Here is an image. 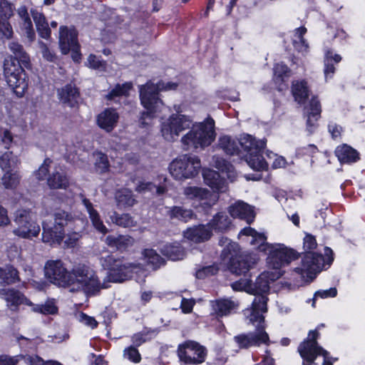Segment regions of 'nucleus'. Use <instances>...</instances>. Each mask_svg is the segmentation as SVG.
I'll list each match as a JSON object with an SVG mask.
<instances>
[{
  "label": "nucleus",
  "mask_w": 365,
  "mask_h": 365,
  "mask_svg": "<svg viewBox=\"0 0 365 365\" xmlns=\"http://www.w3.org/2000/svg\"><path fill=\"white\" fill-rule=\"evenodd\" d=\"M324 257L320 254L307 252L303 257L300 267L294 269V272L298 274L302 279L305 277L314 279L316 274L324 267Z\"/></svg>",
  "instance_id": "obj_15"
},
{
  "label": "nucleus",
  "mask_w": 365,
  "mask_h": 365,
  "mask_svg": "<svg viewBox=\"0 0 365 365\" xmlns=\"http://www.w3.org/2000/svg\"><path fill=\"white\" fill-rule=\"evenodd\" d=\"M240 236H245L246 241L259 251L268 255L267 263L271 271H280L281 267L289 264L297 258V252L282 244H269L263 233H259L250 227L242 229Z\"/></svg>",
  "instance_id": "obj_1"
},
{
  "label": "nucleus",
  "mask_w": 365,
  "mask_h": 365,
  "mask_svg": "<svg viewBox=\"0 0 365 365\" xmlns=\"http://www.w3.org/2000/svg\"><path fill=\"white\" fill-rule=\"evenodd\" d=\"M13 13L12 5L7 0H0V19L10 18Z\"/></svg>",
  "instance_id": "obj_60"
},
{
  "label": "nucleus",
  "mask_w": 365,
  "mask_h": 365,
  "mask_svg": "<svg viewBox=\"0 0 365 365\" xmlns=\"http://www.w3.org/2000/svg\"><path fill=\"white\" fill-rule=\"evenodd\" d=\"M22 29L24 31L25 34L30 41H33L35 39L36 35L33 29V26L31 19L28 16V14L26 11H24V16H22Z\"/></svg>",
  "instance_id": "obj_55"
},
{
  "label": "nucleus",
  "mask_w": 365,
  "mask_h": 365,
  "mask_svg": "<svg viewBox=\"0 0 365 365\" xmlns=\"http://www.w3.org/2000/svg\"><path fill=\"white\" fill-rule=\"evenodd\" d=\"M341 60V57L339 54H334L332 51H328L326 53V58L324 61V76L326 80L331 78L333 74L335 72V67L332 63L334 61L335 63H339Z\"/></svg>",
  "instance_id": "obj_41"
},
{
  "label": "nucleus",
  "mask_w": 365,
  "mask_h": 365,
  "mask_svg": "<svg viewBox=\"0 0 365 365\" xmlns=\"http://www.w3.org/2000/svg\"><path fill=\"white\" fill-rule=\"evenodd\" d=\"M292 92L295 101L299 104H304L309 96V88L304 81L293 82Z\"/></svg>",
  "instance_id": "obj_36"
},
{
  "label": "nucleus",
  "mask_w": 365,
  "mask_h": 365,
  "mask_svg": "<svg viewBox=\"0 0 365 365\" xmlns=\"http://www.w3.org/2000/svg\"><path fill=\"white\" fill-rule=\"evenodd\" d=\"M119 113L114 108H106L97 116V125L107 133L111 132L119 120Z\"/></svg>",
  "instance_id": "obj_21"
},
{
  "label": "nucleus",
  "mask_w": 365,
  "mask_h": 365,
  "mask_svg": "<svg viewBox=\"0 0 365 365\" xmlns=\"http://www.w3.org/2000/svg\"><path fill=\"white\" fill-rule=\"evenodd\" d=\"M32 312L42 314H55L58 312V307L53 300H48L43 304H35L31 302L30 305Z\"/></svg>",
  "instance_id": "obj_45"
},
{
  "label": "nucleus",
  "mask_w": 365,
  "mask_h": 365,
  "mask_svg": "<svg viewBox=\"0 0 365 365\" xmlns=\"http://www.w3.org/2000/svg\"><path fill=\"white\" fill-rule=\"evenodd\" d=\"M81 238V235L78 232H73L68 233L64 241V246L66 248H72L78 245V243Z\"/></svg>",
  "instance_id": "obj_59"
},
{
  "label": "nucleus",
  "mask_w": 365,
  "mask_h": 365,
  "mask_svg": "<svg viewBox=\"0 0 365 365\" xmlns=\"http://www.w3.org/2000/svg\"><path fill=\"white\" fill-rule=\"evenodd\" d=\"M267 299L258 296L254 299L250 308L244 311L245 317L250 323L256 327L255 331L241 334L234 336V341L240 349H248L251 346H259L262 344L269 342V336L265 331L264 317L263 314L267 312Z\"/></svg>",
  "instance_id": "obj_2"
},
{
  "label": "nucleus",
  "mask_w": 365,
  "mask_h": 365,
  "mask_svg": "<svg viewBox=\"0 0 365 365\" xmlns=\"http://www.w3.org/2000/svg\"><path fill=\"white\" fill-rule=\"evenodd\" d=\"M134 239L128 235H108L106 239V244L117 250H125L134 244Z\"/></svg>",
  "instance_id": "obj_31"
},
{
  "label": "nucleus",
  "mask_w": 365,
  "mask_h": 365,
  "mask_svg": "<svg viewBox=\"0 0 365 365\" xmlns=\"http://www.w3.org/2000/svg\"><path fill=\"white\" fill-rule=\"evenodd\" d=\"M143 257L147 262L157 269L164 264V259L153 249H145L143 252Z\"/></svg>",
  "instance_id": "obj_46"
},
{
  "label": "nucleus",
  "mask_w": 365,
  "mask_h": 365,
  "mask_svg": "<svg viewBox=\"0 0 365 365\" xmlns=\"http://www.w3.org/2000/svg\"><path fill=\"white\" fill-rule=\"evenodd\" d=\"M218 271V267L215 265L207 266L199 269L196 272L197 278H203L209 275L215 274Z\"/></svg>",
  "instance_id": "obj_64"
},
{
  "label": "nucleus",
  "mask_w": 365,
  "mask_h": 365,
  "mask_svg": "<svg viewBox=\"0 0 365 365\" xmlns=\"http://www.w3.org/2000/svg\"><path fill=\"white\" fill-rule=\"evenodd\" d=\"M265 141L263 140H257L250 135H244L241 137L238 145L243 149V150L247 153L249 155L250 153L262 151L265 146Z\"/></svg>",
  "instance_id": "obj_29"
},
{
  "label": "nucleus",
  "mask_w": 365,
  "mask_h": 365,
  "mask_svg": "<svg viewBox=\"0 0 365 365\" xmlns=\"http://www.w3.org/2000/svg\"><path fill=\"white\" fill-rule=\"evenodd\" d=\"M190 130L181 138L187 149L201 150L210 145L216 138L215 120L210 116L202 122L191 124Z\"/></svg>",
  "instance_id": "obj_5"
},
{
  "label": "nucleus",
  "mask_w": 365,
  "mask_h": 365,
  "mask_svg": "<svg viewBox=\"0 0 365 365\" xmlns=\"http://www.w3.org/2000/svg\"><path fill=\"white\" fill-rule=\"evenodd\" d=\"M1 179V183L6 189L14 190L17 187L20 182V176L13 170H5Z\"/></svg>",
  "instance_id": "obj_39"
},
{
  "label": "nucleus",
  "mask_w": 365,
  "mask_h": 365,
  "mask_svg": "<svg viewBox=\"0 0 365 365\" xmlns=\"http://www.w3.org/2000/svg\"><path fill=\"white\" fill-rule=\"evenodd\" d=\"M44 272L51 282L63 287L69 286L70 272L61 260H48L44 266Z\"/></svg>",
  "instance_id": "obj_17"
},
{
  "label": "nucleus",
  "mask_w": 365,
  "mask_h": 365,
  "mask_svg": "<svg viewBox=\"0 0 365 365\" xmlns=\"http://www.w3.org/2000/svg\"><path fill=\"white\" fill-rule=\"evenodd\" d=\"M123 356L133 363H139L141 360L138 350L132 346L124 349Z\"/></svg>",
  "instance_id": "obj_58"
},
{
  "label": "nucleus",
  "mask_w": 365,
  "mask_h": 365,
  "mask_svg": "<svg viewBox=\"0 0 365 365\" xmlns=\"http://www.w3.org/2000/svg\"><path fill=\"white\" fill-rule=\"evenodd\" d=\"M14 223L17 227L13 233L21 238L31 239L37 237L41 231L40 226L33 219V214L27 209H19L14 213Z\"/></svg>",
  "instance_id": "obj_12"
},
{
  "label": "nucleus",
  "mask_w": 365,
  "mask_h": 365,
  "mask_svg": "<svg viewBox=\"0 0 365 365\" xmlns=\"http://www.w3.org/2000/svg\"><path fill=\"white\" fill-rule=\"evenodd\" d=\"M178 86L176 83L165 81H160L157 83L150 81L139 86L140 103L146 110L142 113L139 120L143 126L150 125L153 118L159 113L169 110L158 97V93L175 91Z\"/></svg>",
  "instance_id": "obj_3"
},
{
  "label": "nucleus",
  "mask_w": 365,
  "mask_h": 365,
  "mask_svg": "<svg viewBox=\"0 0 365 365\" xmlns=\"http://www.w3.org/2000/svg\"><path fill=\"white\" fill-rule=\"evenodd\" d=\"M53 225H56L57 227L64 230V227L66 226L69 222L73 221V216L63 210H58L53 215Z\"/></svg>",
  "instance_id": "obj_47"
},
{
  "label": "nucleus",
  "mask_w": 365,
  "mask_h": 365,
  "mask_svg": "<svg viewBox=\"0 0 365 365\" xmlns=\"http://www.w3.org/2000/svg\"><path fill=\"white\" fill-rule=\"evenodd\" d=\"M212 232L206 225H200L187 229L184 232V237L195 242H202L210 238Z\"/></svg>",
  "instance_id": "obj_25"
},
{
  "label": "nucleus",
  "mask_w": 365,
  "mask_h": 365,
  "mask_svg": "<svg viewBox=\"0 0 365 365\" xmlns=\"http://www.w3.org/2000/svg\"><path fill=\"white\" fill-rule=\"evenodd\" d=\"M110 218L113 223L119 226L129 227L135 225L133 219L128 214L119 215L115 212H113Z\"/></svg>",
  "instance_id": "obj_51"
},
{
  "label": "nucleus",
  "mask_w": 365,
  "mask_h": 365,
  "mask_svg": "<svg viewBox=\"0 0 365 365\" xmlns=\"http://www.w3.org/2000/svg\"><path fill=\"white\" fill-rule=\"evenodd\" d=\"M262 151L250 153L246 155V162L255 170H265L268 168V162L261 155Z\"/></svg>",
  "instance_id": "obj_35"
},
{
  "label": "nucleus",
  "mask_w": 365,
  "mask_h": 365,
  "mask_svg": "<svg viewBox=\"0 0 365 365\" xmlns=\"http://www.w3.org/2000/svg\"><path fill=\"white\" fill-rule=\"evenodd\" d=\"M87 66L93 69L103 71L106 68V62L100 59L99 57L91 54L87 59Z\"/></svg>",
  "instance_id": "obj_56"
},
{
  "label": "nucleus",
  "mask_w": 365,
  "mask_h": 365,
  "mask_svg": "<svg viewBox=\"0 0 365 365\" xmlns=\"http://www.w3.org/2000/svg\"><path fill=\"white\" fill-rule=\"evenodd\" d=\"M38 45L43 55V57L48 61H54L56 56L48 46L42 41L38 42Z\"/></svg>",
  "instance_id": "obj_63"
},
{
  "label": "nucleus",
  "mask_w": 365,
  "mask_h": 365,
  "mask_svg": "<svg viewBox=\"0 0 365 365\" xmlns=\"http://www.w3.org/2000/svg\"><path fill=\"white\" fill-rule=\"evenodd\" d=\"M319 332L317 330H312L309 332L308 336L298 346V351L303 359V365H316L314 360L319 355L324 357L322 365H332L337 359L329 356L327 351L324 350L317 344V339Z\"/></svg>",
  "instance_id": "obj_8"
},
{
  "label": "nucleus",
  "mask_w": 365,
  "mask_h": 365,
  "mask_svg": "<svg viewBox=\"0 0 365 365\" xmlns=\"http://www.w3.org/2000/svg\"><path fill=\"white\" fill-rule=\"evenodd\" d=\"M229 212L232 217L244 220L249 224L255 217L253 207L241 200L231 205L229 207Z\"/></svg>",
  "instance_id": "obj_22"
},
{
  "label": "nucleus",
  "mask_w": 365,
  "mask_h": 365,
  "mask_svg": "<svg viewBox=\"0 0 365 365\" xmlns=\"http://www.w3.org/2000/svg\"><path fill=\"white\" fill-rule=\"evenodd\" d=\"M47 183L51 189H66L68 186V180L63 173L56 171L48 177Z\"/></svg>",
  "instance_id": "obj_38"
},
{
  "label": "nucleus",
  "mask_w": 365,
  "mask_h": 365,
  "mask_svg": "<svg viewBox=\"0 0 365 365\" xmlns=\"http://www.w3.org/2000/svg\"><path fill=\"white\" fill-rule=\"evenodd\" d=\"M161 252L165 256L173 261L182 259L185 255V250L178 242L164 245Z\"/></svg>",
  "instance_id": "obj_34"
},
{
  "label": "nucleus",
  "mask_w": 365,
  "mask_h": 365,
  "mask_svg": "<svg viewBox=\"0 0 365 365\" xmlns=\"http://www.w3.org/2000/svg\"><path fill=\"white\" fill-rule=\"evenodd\" d=\"M115 199L119 207H132L136 200L134 198L131 190L128 189H121L115 194Z\"/></svg>",
  "instance_id": "obj_40"
},
{
  "label": "nucleus",
  "mask_w": 365,
  "mask_h": 365,
  "mask_svg": "<svg viewBox=\"0 0 365 365\" xmlns=\"http://www.w3.org/2000/svg\"><path fill=\"white\" fill-rule=\"evenodd\" d=\"M69 285H76L88 294H93L103 288L94 270L84 264L73 267L69 275Z\"/></svg>",
  "instance_id": "obj_9"
},
{
  "label": "nucleus",
  "mask_w": 365,
  "mask_h": 365,
  "mask_svg": "<svg viewBox=\"0 0 365 365\" xmlns=\"http://www.w3.org/2000/svg\"><path fill=\"white\" fill-rule=\"evenodd\" d=\"M42 241L51 246H58L61 244L65 232L64 230L60 229L46 220L42 222Z\"/></svg>",
  "instance_id": "obj_19"
},
{
  "label": "nucleus",
  "mask_w": 365,
  "mask_h": 365,
  "mask_svg": "<svg viewBox=\"0 0 365 365\" xmlns=\"http://www.w3.org/2000/svg\"><path fill=\"white\" fill-rule=\"evenodd\" d=\"M51 160L48 158L46 159L42 165L39 167L38 170L35 172V175L38 180H43L48 174V168Z\"/></svg>",
  "instance_id": "obj_62"
},
{
  "label": "nucleus",
  "mask_w": 365,
  "mask_h": 365,
  "mask_svg": "<svg viewBox=\"0 0 365 365\" xmlns=\"http://www.w3.org/2000/svg\"><path fill=\"white\" fill-rule=\"evenodd\" d=\"M76 318L79 322L90 327L92 329L96 328L98 325L97 321L93 317H90L83 312H80L76 314Z\"/></svg>",
  "instance_id": "obj_61"
},
{
  "label": "nucleus",
  "mask_w": 365,
  "mask_h": 365,
  "mask_svg": "<svg viewBox=\"0 0 365 365\" xmlns=\"http://www.w3.org/2000/svg\"><path fill=\"white\" fill-rule=\"evenodd\" d=\"M4 299L11 309H14L19 304H26L29 307L31 302L26 298L21 292L13 289H4L2 292Z\"/></svg>",
  "instance_id": "obj_26"
},
{
  "label": "nucleus",
  "mask_w": 365,
  "mask_h": 365,
  "mask_svg": "<svg viewBox=\"0 0 365 365\" xmlns=\"http://www.w3.org/2000/svg\"><path fill=\"white\" fill-rule=\"evenodd\" d=\"M9 18L0 19V38L9 39L13 35V30L11 26L9 23Z\"/></svg>",
  "instance_id": "obj_57"
},
{
  "label": "nucleus",
  "mask_w": 365,
  "mask_h": 365,
  "mask_svg": "<svg viewBox=\"0 0 365 365\" xmlns=\"http://www.w3.org/2000/svg\"><path fill=\"white\" fill-rule=\"evenodd\" d=\"M19 163L18 156L14 155L11 151L5 152L0 156V167L2 170H13Z\"/></svg>",
  "instance_id": "obj_43"
},
{
  "label": "nucleus",
  "mask_w": 365,
  "mask_h": 365,
  "mask_svg": "<svg viewBox=\"0 0 365 365\" xmlns=\"http://www.w3.org/2000/svg\"><path fill=\"white\" fill-rule=\"evenodd\" d=\"M177 353L180 362L197 365L205 361L207 349L195 341L187 340L178 345Z\"/></svg>",
  "instance_id": "obj_14"
},
{
  "label": "nucleus",
  "mask_w": 365,
  "mask_h": 365,
  "mask_svg": "<svg viewBox=\"0 0 365 365\" xmlns=\"http://www.w3.org/2000/svg\"><path fill=\"white\" fill-rule=\"evenodd\" d=\"M31 14L38 35L43 38H49L51 36V29L45 16L42 13L36 10H32Z\"/></svg>",
  "instance_id": "obj_32"
},
{
  "label": "nucleus",
  "mask_w": 365,
  "mask_h": 365,
  "mask_svg": "<svg viewBox=\"0 0 365 365\" xmlns=\"http://www.w3.org/2000/svg\"><path fill=\"white\" fill-rule=\"evenodd\" d=\"M100 262L102 267L108 271L109 279L113 282H121L133 277V272H144L139 265L125 262L122 259L116 258L108 253H105L101 257Z\"/></svg>",
  "instance_id": "obj_7"
},
{
  "label": "nucleus",
  "mask_w": 365,
  "mask_h": 365,
  "mask_svg": "<svg viewBox=\"0 0 365 365\" xmlns=\"http://www.w3.org/2000/svg\"><path fill=\"white\" fill-rule=\"evenodd\" d=\"M220 244L225 247L222 251V256L230 259L229 270L236 275H245L259 259L255 254L243 253L237 255L238 245L227 238L220 239Z\"/></svg>",
  "instance_id": "obj_6"
},
{
  "label": "nucleus",
  "mask_w": 365,
  "mask_h": 365,
  "mask_svg": "<svg viewBox=\"0 0 365 365\" xmlns=\"http://www.w3.org/2000/svg\"><path fill=\"white\" fill-rule=\"evenodd\" d=\"M168 215L170 219L187 222L191 220L194 214L191 210L185 209L180 206H173L169 208Z\"/></svg>",
  "instance_id": "obj_37"
},
{
  "label": "nucleus",
  "mask_w": 365,
  "mask_h": 365,
  "mask_svg": "<svg viewBox=\"0 0 365 365\" xmlns=\"http://www.w3.org/2000/svg\"><path fill=\"white\" fill-rule=\"evenodd\" d=\"M291 70L283 63H277L274 67V78L276 81H284L290 76Z\"/></svg>",
  "instance_id": "obj_54"
},
{
  "label": "nucleus",
  "mask_w": 365,
  "mask_h": 365,
  "mask_svg": "<svg viewBox=\"0 0 365 365\" xmlns=\"http://www.w3.org/2000/svg\"><path fill=\"white\" fill-rule=\"evenodd\" d=\"M321 112L320 103L317 97L313 96L309 103L304 106L303 111L304 118L306 119V130L309 134L314 133L317 130Z\"/></svg>",
  "instance_id": "obj_18"
},
{
  "label": "nucleus",
  "mask_w": 365,
  "mask_h": 365,
  "mask_svg": "<svg viewBox=\"0 0 365 365\" xmlns=\"http://www.w3.org/2000/svg\"><path fill=\"white\" fill-rule=\"evenodd\" d=\"M219 147L227 155L238 154L240 152L238 142L232 140L229 136H222L219 139Z\"/></svg>",
  "instance_id": "obj_42"
},
{
  "label": "nucleus",
  "mask_w": 365,
  "mask_h": 365,
  "mask_svg": "<svg viewBox=\"0 0 365 365\" xmlns=\"http://www.w3.org/2000/svg\"><path fill=\"white\" fill-rule=\"evenodd\" d=\"M212 309L217 317L227 316L239 307V302L231 299H220L210 302Z\"/></svg>",
  "instance_id": "obj_24"
},
{
  "label": "nucleus",
  "mask_w": 365,
  "mask_h": 365,
  "mask_svg": "<svg viewBox=\"0 0 365 365\" xmlns=\"http://www.w3.org/2000/svg\"><path fill=\"white\" fill-rule=\"evenodd\" d=\"M77 35V31L73 28L68 29L65 26L59 28V46L63 54L78 48Z\"/></svg>",
  "instance_id": "obj_20"
},
{
  "label": "nucleus",
  "mask_w": 365,
  "mask_h": 365,
  "mask_svg": "<svg viewBox=\"0 0 365 365\" xmlns=\"http://www.w3.org/2000/svg\"><path fill=\"white\" fill-rule=\"evenodd\" d=\"M93 155L96 170L101 173L107 172L109 168V162L107 156L101 152H96Z\"/></svg>",
  "instance_id": "obj_53"
},
{
  "label": "nucleus",
  "mask_w": 365,
  "mask_h": 365,
  "mask_svg": "<svg viewBox=\"0 0 365 365\" xmlns=\"http://www.w3.org/2000/svg\"><path fill=\"white\" fill-rule=\"evenodd\" d=\"M215 160V167L217 168L222 173H226L228 178H232L235 176L234 169L232 165L224 160L223 158L219 157H214Z\"/></svg>",
  "instance_id": "obj_52"
},
{
  "label": "nucleus",
  "mask_w": 365,
  "mask_h": 365,
  "mask_svg": "<svg viewBox=\"0 0 365 365\" xmlns=\"http://www.w3.org/2000/svg\"><path fill=\"white\" fill-rule=\"evenodd\" d=\"M59 100L69 107H73L78 103V92L77 88L71 84H68L58 90Z\"/></svg>",
  "instance_id": "obj_27"
},
{
  "label": "nucleus",
  "mask_w": 365,
  "mask_h": 365,
  "mask_svg": "<svg viewBox=\"0 0 365 365\" xmlns=\"http://www.w3.org/2000/svg\"><path fill=\"white\" fill-rule=\"evenodd\" d=\"M335 155L341 163H351L359 159L357 151L346 144L338 146Z\"/></svg>",
  "instance_id": "obj_30"
},
{
  "label": "nucleus",
  "mask_w": 365,
  "mask_h": 365,
  "mask_svg": "<svg viewBox=\"0 0 365 365\" xmlns=\"http://www.w3.org/2000/svg\"><path fill=\"white\" fill-rule=\"evenodd\" d=\"M82 202L88 213L89 218L94 228L102 234H106L108 230L103 225L98 211L93 208V204L86 198H83Z\"/></svg>",
  "instance_id": "obj_28"
},
{
  "label": "nucleus",
  "mask_w": 365,
  "mask_h": 365,
  "mask_svg": "<svg viewBox=\"0 0 365 365\" xmlns=\"http://www.w3.org/2000/svg\"><path fill=\"white\" fill-rule=\"evenodd\" d=\"M153 190H155V192L158 195L164 194L167 190L165 187L163 185L156 186L153 182L145 181L140 182L135 187V190L138 192L153 191Z\"/></svg>",
  "instance_id": "obj_50"
},
{
  "label": "nucleus",
  "mask_w": 365,
  "mask_h": 365,
  "mask_svg": "<svg viewBox=\"0 0 365 365\" xmlns=\"http://www.w3.org/2000/svg\"><path fill=\"white\" fill-rule=\"evenodd\" d=\"M182 193L186 199L192 201L195 207L200 206L204 210L212 207L219 199L217 194L197 186L185 187Z\"/></svg>",
  "instance_id": "obj_16"
},
{
  "label": "nucleus",
  "mask_w": 365,
  "mask_h": 365,
  "mask_svg": "<svg viewBox=\"0 0 365 365\" xmlns=\"http://www.w3.org/2000/svg\"><path fill=\"white\" fill-rule=\"evenodd\" d=\"M200 168V160L197 157L185 155L173 160L169 170L175 179L183 180L196 175Z\"/></svg>",
  "instance_id": "obj_13"
},
{
  "label": "nucleus",
  "mask_w": 365,
  "mask_h": 365,
  "mask_svg": "<svg viewBox=\"0 0 365 365\" xmlns=\"http://www.w3.org/2000/svg\"><path fill=\"white\" fill-rule=\"evenodd\" d=\"M231 225V220L225 212H220L213 216L207 227L216 232H225Z\"/></svg>",
  "instance_id": "obj_33"
},
{
  "label": "nucleus",
  "mask_w": 365,
  "mask_h": 365,
  "mask_svg": "<svg viewBox=\"0 0 365 365\" xmlns=\"http://www.w3.org/2000/svg\"><path fill=\"white\" fill-rule=\"evenodd\" d=\"M203 178L205 183L210 187L214 192H225L227 191V185L219 173L212 170H205L203 171Z\"/></svg>",
  "instance_id": "obj_23"
},
{
  "label": "nucleus",
  "mask_w": 365,
  "mask_h": 365,
  "mask_svg": "<svg viewBox=\"0 0 365 365\" xmlns=\"http://www.w3.org/2000/svg\"><path fill=\"white\" fill-rule=\"evenodd\" d=\"M307 32L305 27H299L294 31L293 36V46L299 52H307L308 49V44L303 38V36Z\"/></svg>",
  "instance_id": "obj_44"
},
{
  "label": "nucleus",
  "mask_w": 365,
  "mask_h": 365,
  "mask_svg": "<svg viewBox=\"0 0 365 365\" xmlns=\"http://www.w3.org/2000/svg\"><path fill=\"white\" fill-rule=\"evenodd\" d=\"M192 120L190 117L180 113H174L168 118H162L160 133L165 140L173 142L179 138L182 131L190 128Z\"/></svg>",
  "instance_id": "obj_11"
},
{
  "label": "nucleus",
  "mask_w": 365,
  "mask_h": 365,
  "mask_svg": "<svg viewBox=\"0 0 365 365\" xmlns=\"http://www.w3.org/2000/svg\"><path fill=\"white\" fill-rule=\"evenodd\" d=\"M282 274L281 271H265L259 274L253 285L250 280L245 279L233 283L232 287L236 291L252 292L255 295V299L258 296H263L267 301L268 299L264 294L269 291L270 282L279 279Z\"/></svg>",
  "instance_id": "obj_10"
},
{
  "label": "nucleus",
  "mask_w": 365,
  "mask_h": 365,
  "mask_svg": "<svg viewBox=\"0 0 365 365\" xmlns=\"http://www.w3.org/2000/svg\"><path fill=\"white\" fill-rule=\"evenodd\" d=\"M9 49L15 55L16 60L8 58L4 61V71L6 82L14 93L18 97H22L27 89L28 83L26 73L21 63L29 68L30 66L29 56L25 52L23 46L16 42H11Z\"/></svg>",
  "instance_id": "obj_4"
},
{
  "label": "nucleus",
  "mask_w": 365,
  "mask_h": 365,
  "mask_svg": "<svg viewBox=\"0 0 365 365\" xmlns=\"http://www.w3.org/2000/svg\"><path fill=\"white\" fill-rule=\"evenodd\" d=\"M133 88L130 82H126L123 84H117L106 96L108 100H113L115 97L121 96H128L129 91Z\"/></svg>",
  "instance_id": "obj_48"
},
{
  "label": "nucleus",
  "mask_w": 365,
  "mask_h": 365,
  "mask_svg": "<svg viewBox=\"0 0 365 365\" xmlns=\"http://www.w3.org/2000/svg\"><path fill=\"white\" fill-rule=\"evenodd\" d=\"M0 278L7 284L19 281L18 271L12 266L0 268Z\"/></svg>",
  "instance_id": "obj_49"
}]
</instances>
